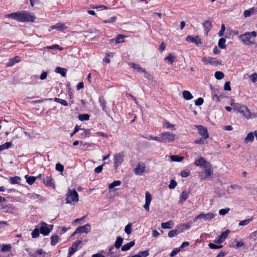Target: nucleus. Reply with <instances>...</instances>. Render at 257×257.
Returning <instances> with one entry per match:
<instances>
[{"instance_id":"obj_40","label":"nucleus","mask_w":257,"mask_h":257,"mask_svg":"<svg viewBox=\"0 0 257 257\" xmlns=\"http://www.w3.org/2000/svg\"><path fill=\"white\" fill-rule=\"evenodd\" d=\"M231 105L233 106V109L234 110L238 112L243 105H241L239 103H231Z\"/></svg>"},{"instance_id":"obj_11","label":"nucleus","mask_w":257,"mask_h":257,"mask_svg":"<svg viewBox=\"0 0 257 257\" xmlns=\"http://www.w3.org/2000/svg\"><path fill=\"white\" fill-rule=\"evenodd\" d=\"M214 216L215 215L212 212H209L206 214L201 213L195 217L194 221L201 219H203L205 221H209L213 219Z\"/></svg>"},{"instance_id":"obj_57","label":"nucleus","mask_w":257,"mask_h":257,"mask_svg":"<svg viewBox=\"0 0 257 257\" xmlns=\"http://www.w3.org/2000/svg\"><path fill=\"white\" fill-rule=\"evenodd\" d=\"M207 138H204L202 137L201 139H200L199 140H195L194 141V143L196 144H200V145L204 144L205 143H206V142H205V140Z\"/></svg>"},{"instance_id":"obj_30","label":"nucleus","mask_w":257,"mask_h":257,"mask_svg":"<svg viewBox=\"0 0 257 257\" xmlns=\"http://www.w3.org/2000/svg\"><path fill=\"white\" fill-rule=\"evenodd\" d=\"M149 252L148 250H144L140 251L137 254L128 257H147L149 255Z\"/></svg>"},{"instance_id":"obj_7","label":"nucleus","mask_w":257,"mask_h":257,"mask_svg":"<svg viewBox=\"0 0 257 257\" xmlns=\"http://www.w3.org/2000/svg\"><path fill=\"white\" fill-rule=\"evenodd\" d=\"M91 230V226L87 223L83 226H78L74 232L72 233V236H74L77 233H88Z\"/></svg>"},{"instance_id":"obj_10","label":"nucleus","mask_w":257,"mask_h":257,"mask_svg":"<svg viewBox=\"0 0 257 257\" xmlns=\"http://www.w3.org/2000/svg\"><path fill=\"white\" fill-rule=\"evenodd\" d=\"M202 61L205 64L208 63L213 66H217L221 63V61L217 60L216 58L210 57H203Z\"/></svg>"},{"instance_id":"obj_16","label":"nucleus","mask_w":257,"mask_h":257,"mask_svg":"<svg viewBox=\"0 0 257 257\" xmlns=\"http://www.w3.org/2000/svg\"><path fill=\"white\" fill-rule=\"evenodd\" d=\"M152 201V195L149 192H146L145 194V204L144 205L145 209L149 211L150 209V205Z\"/></svg>"},{"instance_id":"obj_59","label":"nucleus","mask_w":257,"mask_h":257,"mask_svg":"<svg viewBox=\"0 0 257 257\" xmlns=\"http://www.w3.org/2000/svg\"><path fill=\"white\" fill-rule=\"evenodd\" d=\"M225 30V27L224 24H222L221 27V29L218 34L219 37H222L223 36Z\"/></svg>"},{"instance_id":"obj_54","label":"nucleus","mask_w":257,"mask_h":257,"mask_svg":"<svg viewBox=\"0 0 257 257\" xmlns=\"http://www.w3.org/2000/svg\"><path fill=\"white\" fill-rule=\"evenodd\" d=\"M165 60L168 61L171 64H173L174 60V56H173L171 54H170L167 56Z\"/></svg>"},{"instance_id":"obj_26","label":"nucleus","mask_w":257,"mask_h":257,"mask_svg":"<svg viewBox=\"0 0 257 257\" xmlns=\"http://www.w3.org/2000/svg\"><path fill=\"white\" fill-rule=\"evenodd\" d=\"M26 182L29 185H32L36 181L37 177L34 176H31L27 175L25 176Z\"/></svg>"},{"instance_id":"obj_60","label":"nucleus","mask_w":257,"mask_h":257,"mask_svg":"<svg viewBox=\"0 0 257 257\" xmlns=\"http://www.w3.org/2000/svg\"><path fill=\"white\" fill-rule=\"evenodd\" d=\"M56 170L58 171L62 172L64 171V167L60 163H58L56 165Z\"/></svg>"},{"instance_id":"obj_64","label":"nucleus","mask_w":257,"mask_h":257,"mask_svg":"<svg viewBox=\"0 0 257 257\" xmlns=\"http://www.w3.org/2000/svg\"><path fill=\"white\" fill-rule=\"evenodd\" d=\"M180 175L182 177H187L190 175V171L189 170L182 171Z\"/></svg>"},{"instance_id":"obj_37","label":"nucleus","mask_w":257,"mask_h":257,"mask_svg":"<svg viewBox=\"0 0 257 257\" xmlns=\"http://www.w3.org/2000/svg\"><path fill=\"white\" fill-rule=\"evenodd\" d=\"M254 9L253 8L245 10L243 13V16L245 18H247L251 16L254 13Z\"/></svg>"},{"instance_id":"obj_33","label":"nucleus","mask_w":257,"mask_h":257,"mask_svg":"<svg viewBox=\"0 0 257 257\" xmlns=\"http://www.w3.org/2000/svg\"><path fill=\"white\" fill-rule=\"evenodd\" d=\"M122 242H123V238L120 236H118L116 238L114 246L116 248H119L121 246V245L122 243Z\"/></svg>"},{"instance_id":"obj_2","label":"nucleus","mask_w":257,"mask_h":257,"mask_svg":"<svg viewBox=\"0 0 257 257\" xmlns=\"http://www.w3.org/2000/svg\"><path fill=\"white\" fill-rule=\"evenodd\" d=\"M66 196V204L75 205L79 200L78 194L74 189H69Z\"/></svg>"},{"instance_id":"obj_19","label":"nucleus","mask_w":257,"mask_h":257,"mask_svg":"<svg viewBox=\"0 0 257 257\" xmlns=\"http://www.w3.org/2000/svg\"><path fill=\"white\" fill-rule=\"evenodd\" d=\"M189 194V192L186 190L182 191L180 195L179 203L182 204L188 199Z\"/></svg>"},{"instance_id":"obj_38","label":"nucleus","mask_w":257,"mask_h":257,"mask_svg":"<svg viewBox=\"0 0 257 257\" xmlns=\"http://www.w3.org/2000/svg\"><path fill=\"white\" fill-rule=\"evenodd\" d=\"M40 229L38 228H35L31 233L32 237L33 238L38 237L40 234Z\"/></svg>"},{"instance_id":"obj_24","label":"nucleus","mask_w":257,"mask_h":257,"mask_svg":"<svg viewBox=\"0 0 257 257\" xmlns=\"http://www.w3.org/2000/svg\"><path fill=\"white\" fill-rule=\"evenodd\" d=\"M174 225V222L173 221H169L166 222H163L161 223V227L163 229H171L173 228Z\"/></svg>"},{"instance_id":"obj_39","label":"nucleus","mask_w":257,"mask_h":257,"mask_svg":"<svg viewBox=\"0 0 257 257\" xmlns=\"http://www.w3.org/2000/svg\"><path fill=\"white\" fill-rule=\"evenodd\" d=\"M27 196L31 200H35L36 198H39L41 197L40 195L34 193H28Z\"/></svg>"},{"instance_id":"obj_46","label":"nucleus","mask_w":257,"mask_h":257,"mask_svg":"<svg viewBox=\"0 0 257 257\" xmlns=\"http://www.w3.org/2000/svg\"><path fill=\"white\" fill-rule=\"evenodd\" d=\"M89 115L88 114H80L78 116V118L81 121L88 120L89 119Z\"/></svg>"},{"instance_id":"obj_17","label":"nucleus","mask_w":257,"mask_h":257,"mask_svg":"<svg viewBox=\"0 0 257 257\" xmlns=\"http://www.w3.org/2000/svg\"><path fill=\"white\" fill-rule=\"evenodd\" d=\"M98 102L99 103L100 106L102 107V110L106 112V114L108 115L109 110V109H108L106 106V101H105L104 98L103 97H99Z\"/></svg>"},{"instance_id":"obj_36","label":"nucleus","mask_w":257,"mask_h":257,"mask_svg":"<svg viewBox=\"0 0 257 257\" xmlns=\"http://www.w3.org/2000/svg\"><path fill=\"white\" fill-rule=\"evenodd\" d=\"M226 40L224 38H221L219 40L218 45L220 49H225Z\"/></svg>"},{"instance_id":"obj_21","label":"nucleus","mask_w":257,"mask_h":257,"mask_svg":"<svg viewBox=\"0 0 257 257\" xmlns=\"http://www.w3.org/2000/svg\"><path fill=\"white\" fill-rule=\"evenodd\" d=\"M21 180V177L19 176L10 177L9 178V182L11 184H20Z\"/></svg>"},{"instance_id":"obj_61","label":"nucleus","mask_w":257,"mask_h":257,"mask_svg":"<svg viewBox=\"0 0 257 257\" xmlns=\"http://www.w3.org/2000/svg\"><path fill=\"white\" fill-rule=\"evenodd\" d=\"M177 182L174 180H172L170 182V183L169 185V188L171 189H174L177 186Z\"/></svg>"},{"instance_id":"obj_27","label":"nucleus","mask_w":257,"mask_h":257,"mask_svg":"<svg viewBox=\"0 0 257 257\" xmlns=\"http://www.w3.org/2000/svg\"><path fill=\"white\" fill-rule=\"evenodd\" d=\"M254 140V134L252 132L249 133L244 139L245 143L252 142Z\"/></svg>"},{"instance_id":"obj_6","label":"nucleus","mask_w":257,"mask_h":257,"mask_svg":"<svg viewBox=\"0 0 257 257\" xmlns=\"http://www.w3.org/2000/svg\"><path fill=\"white\" fill-rule=\"evenodd\" d=\"M129 65L138 72L143 74L144 77L150 79V75L146 71L145 69L141 67L139 64L131 63L129 64Z\"/></svg>"},{"instance_id":"obj_5","label":"nucleus","mask_w":257,"mask_h":257,"mask_svg":"<svg viewBox=\"0 0 257 257\" xmlns=\"http://www.w3.org/2000/svg\"><path fill=\"white\" fill-rule=\"evenodd\" d=\"M160 136L162 137L164 143H172L174 142L176 137L175 134L168 132L162 133Z\"/></svg>"},{"instance_id":"obj_4","label":"nucleus","mask_w":257,"mask_h":257,"mask_svg":"<svg viewBox=\"0 0 257 257\" xmlns=\"http://www.w3.org/2000/svg\"><path fill=\"white\" fill-rule=\"evenodd\" d=\"M40 233L43 235H47L52 230L53 225H48L46 223L42 222L39 224Z\"/></svg>"},{"instance_id":"obj_29","label":"nucleus","mask_w":257,"mask_h":257,"mask_svg":"<svg viewBox=\"0 0 257 257\" xmlns=\"http://www.w3.org/2000/svg\"><path fill=\"white\" fill-rule=\"evenodd\" d=\"M203 25L204 27V29L206 31L207 33L212 28L211 22L209 20H207V21H205Z\"/></svg>"},{"instance_id":"obj_45","label":"nucleus","mask_w":257,"mask_h":257,"mask_svg":"<svg viewBox=\"0 0 257 257\" xmlns=\"http://www.w3.org/2000/svg\"><path fill=\"white\" fill-rule=\"evenodd\" d=\"M12 248V246L11 244H3V246L1 248V251L2 252H7L10 251Z\"/></svg>"},{"instance_id":"obj_44","label":"nucleus","mask_w":257,"mask_h":257,"mask_svg":"<svg viewBox=\"0 0 257 257\" xmlns=\"http://www.w3.org/2000/svg\"><path fill=\"white\" fill-rule=\"evenodd\" d=\"M253 219L252 218L241 220L239 223V225L240 226H245L248 224L252 221Z\"/></svg>"},{"instance_id":"obj_13","label":"nucleus","mask_w":257,"mask_h":257,"mask_svg":"<svg viewBox=\"0 0 257 257\" xmlns=\"http://www.w3.org/2000/svg\"><path fill=\"white\" fill-rule=\"evenodd\" d=\"M124 154L123 153H119L114 156V167L116 169L123 161Z\"/></svg>"},{"instance_id":"obj_52","label":"nucleus","mask_w":257,"mask_h":257,"mask_svg":"<svg viewBox=\"0 0 257 257\" xmlns=\"http://www.w3.org/2000/svg\"><path fill=\"white\" fill-rule=\"evenodd\" d=\"M179 232L177 229H173L170 231L168 233V236L173 237L179 234Z\"/></svg>"},{"instance_id":"obj_35","label":"nucleus","mask_w":257,"mask_h":257,"mask_svg":"<svg viewBox=\"0 0 257 257\" xmlns=\"http://www.w3.org/2000/svg\"><path fill=\"white\" fill-rule=\"evenodd\" d=\"M205 170L204 171L205 175H206V177L207 178H209L213 173V171L212 170V165L210 167L205 168Z\"/></svg>"},{"instance_id":"obj_62","label":"nucleus","mask_w":257,"mask_h":257,"mask_svg":"<svg viewBox=\"0 0 257 257\" xmlns=\"http://www.w3.org/2000/svg\"><path fill=\"white\" fill-rule=\"evenodd\" d=\"M229 210V208L221 209L219 210V214L220 215H224L228 213Z\"/></svg>"},{"instance_id":"obj_18","label":"nucleus","mask_w":257,"mask_h":257,"mask_svg":"<svg viewBox=\"0 0 257 257\" xmlns=\"http://www.w3.org/2000/svg\"><path fill=\"white\" fill-rule=\"evenodd\" d=\"M186 40L195 43L197 46H199L202 44L201 40L198 36L193 37L191 36H188L186 37Z\"/></svg>"},{"instance_id":"obj_53","label":"nucleus","mask_w":257,"mask_h":257,"mask_svg":"<svg viewBox=\"0 0 257 257\" xmlns=\"http://www.w3.org/2000/svg\"><path fill=\"white\" fill-rule=\"evenodd\" d=\"M124 38V36L122 35H119L117 36L115 40V41L116 44L120 43L123 42V40Z\"/></svg>"},{"instance_id":"obj_47","label":"nucleus","mask_w":257,"mask_h":257,"mask_svg":"<svg viewBox=\"0 0 257 257\" xmlns=\"http://www.w3.org/2000/svg\"><path fill=\"white\" fill-rule=\"evenodd\" d=\"M164 127L168 129H170L171 130H175V128L174 127V125L171 124L169 122L166 121L163 125Z\"/></svg>"},{"instance_id":"obj_15","label":"nucleus","mask_w":257,"mask_h":257,"mask_svg":"<svg viewBox=\"0 0 257 257\" xmlns=\"http://www.w3.org/2000/svg\"><path fill=\"white\" fill-rule=\"evenodd\" d=\"M196 127L197 128L198 133L200 136L204 138H208L209 135L206 127L201 125H196Z\"/></svg>"},{"instance_id":"obj_28","label":"nucleus","mask_w":257,"mask_h":257,"mask_svg":"<svg viewBox=\"0 0 257 257\" xmlns=\"http://www.w3.org/2000/svg\"><path fill=\"white\" fill-rule=\"evenodd\" d=\"M55 72L57 73H60L62 76H65L67 70L65 68L60 67H57L55 68Z\"/></svg>"},{"instance_id":"obj_8","label":"nucleus","mask_w":257,"mask_h":257,"mask_svg":"<svg viewBox=\"0 0 257 257\" xmlns=\"http://www.w3.org/2000/svg\"><path fill=\"white\" fill-rule=\"evenodd\" d=\"M194 164L196 166L203 168L210 167L211 166V163L206 161L205 159L202 157H199L198 159L196 160Z\"/></svg>"},{"instance_id":"obj_63","label":"nucleus","mask_w":257,"mask_h":257,"mask_svg":"<svg viewBox=\"0 0 257 257\" xmlns=\"http://www.w3.org/2000/svg\"><path fill=\"white\" fill-rule=\"evenodd\" d=\"M180 251V248H176L173 249L172 252L170 253V255L171 257L174 256L177 253H178Z\"/></svg>"},{"instance_id":"obj_42","label":"nucleus","mask_w":257,"mask_h":257,"mask_svg":"<svg viewBox=\"0 0 257 257\" xmlns=\"http://www.w3.org/2000/svg\"><path fill=\"white\" fill-rule=\"evenodd\" d=\"M121 184V181L119 180L114 181L112 183L109 184V189H113L114 187L118 186Z\"/></svg>"},{"instance_id":"obj_32","label":"nucleus","mask_w":257,"mask_h":257,"mask_svg":"<svg viewBox=\"0 0 257 257\" xmlns=\"http://www.w3.org/2000/svg\"><path fill=\"white\" fill-rule=\"evenodd\" d=\"M59 237L57 235H53L51 237V244L55 245L59 241Z\"/></svg>"},{"instance_id":"obj_31","label":"nucleus","mask_w":257,"mask_h":257,"mask_svg":"<svg viewBox=\"0 0 257 257\" xmlns=\"http://www.w3.org/2000/svg\"><path fill=\"white\" fill-rule=\"evenodd\" d=\"M184 98L186 100H190L193 98V96L191 93L187 90H184L182 93Z\"/></svg>"},{"instance_id":"obj_34","label":"nucleus","mask_w":257,"mask_h":257,"mask_svg":"<svg viewBox=\"0 0 257 257\" xmlns=\"http://www.w3.org/2000/svg\"><path fill=\"white\" fill-rule=\"evenodd\" d=\"M170 159L172 161L179 162H181L184 159V157L177 155H172L170 157Z\"/></svg>"},{"instance_id":"obj_41","label":"nucleus","mask_w":257,"mask_h":257,"mask_svg":"<svg viewBox=\"0 0 257 257\" xmlns=\"http://www.w3.org/2000/svg\"><path fill=\"white\" fill-rule=\"evenodd\" d=\"M231 105L233 106V109L234 110L238 112L243 105H241L239 103H231Z\"/></svg>"},{"instance_id":"obj_55","label":"nucleus","mask_w":257,"mask_h":257,"mask_svg":"<svg viewBox=\"0 0 257 257\" xmlns=\"http://www.w3.org/2000/svg\"><path fill=\"white\" fill-rule=\"evenodd\" d=\"M105 163H103L101 165L99 166L94 169V172L96 174H99L101 172L103 169V166L104 165Z\"/></svg>"},{"instance_id":"obj_56","label":"nucleus","mask_w":257,"mask_h":257,"mask_svg":"<svg viewBox=\"0 0 257 257\" xmlns=\"http://www.w3.org/2000/svg\"><path fill=\"white\" fill-rule=\"evenodd\" d=\"M46 49H59L60 50H62V48L60 47L58 45L55 44L51 46H47L45 47Z\"/></svg>"},{"instance_id":"obj_22","label":"nucleus","mask_w":257,"mask_h":257,"mask_svg":"<svg viewBox=\"0 0 257 257\" xmlns=\"http://www.w3.org/2000/svg\"><path fill=\"white\" fill-rule=\"evenodd\" d=\"M43 182L48 186H54L53 180L50 176H46V177L44 178Z\"/></svg>"},{"instance_id":"obj_43","label":"nucleus","mask_w":257,"mask_h":257,"mask_svg":"<svg viewBox=\"0 0 257 257\" xmlns=\"http://www.w3.org/2000/svg\"><path fill=\"white\" fill-rule=\"evenodd\" d=\"M12 145L11 142H7L2 145H0V151L9 148Z\"/></svg>"},{"instance_id":"obj_51","label":"nucleus","mask_w":257,"mask_h":257,"mask_svg":"<svg viewBox=\"0 0 257 257\" xmlns=\"http://www.w3.org/2000/svg\"><path fill=\"white\" fill-rule=\"evenodd\" d=\"M230 233V230H226L221 233V235H219L220 238H222L224 241L227 237L228 234Z\"/></svg>"},{"instance_id":"obj_1","label":"nucleus","mask_w":257,"mask_h":257,"mask_svg":"<svg viewBox=\"0 0 257 257\" xmlns=\"http://www.w3.org/2000/svg\"><path fill=\"white\" fill-rule=\"evenodd\" d=\"M6 18H12L13 19L16 20L19 22H31L35 21L36 18L32 14H29L26 11L18 12L16 13H12L6 15Z\"/></svg>"},{"instance_id":"obj_14","label":"nucleus","mask_w":257,"mask_h":257,"mask_svg":"<svg viewBox=\"0 0 257 257\" xmlns=\"http://www.w3.org/2000/svg\"><path fill=\"white\" fill-rule=\"evenodd\" d=\"M82 243V241L78 240L75 241L72 245L69 247L68 255L67 257H71L78 249V246Z\"/></svg>"},{"instance_id":"obj_58","label":"nucleus","mask_w":257,"mask_h":257,"mask_svg":"<svg viewBox=\"0 0 257 257\" xmlns=\"http://www.w3.org/2000/svg\"><path fill=\"white\" fill-rule=\"evenodd\" d=\"M203 102V99L201 97H199L195 101V104L197 106H199L202 105Z\"/></svg>"},{"instance_id":"obj_20","label":"nucleus","mask_w":257,"mask_h":257,"mask_svg":"<svg viewBox=\"0 0 257 257\" xmlns=\"http://www.w3.org/2000/svg\"><path fill=\"white\" fill-rule=\"evenodd\" d=\"M52 29H56L59 31H62L65 30L67 29V26L63 23H58L51 26V27Z\"/></svg>"},{"instance_id":"obj_25","label":"nucleus","mask_w":257,"mask_h":257,"mask_svg":"<svg viewBox=\"0 0 257 257\" xmlns=\"http://www.w3.org/2000/svg\"><path fill=\"white\" fill-rule=\"evenodd\" d=\"M134 245H135V241H130V242H128V243H127L126 244H124L121 247V250L123 251H127V250H129Z\"/></svg>"},{"instance_id":"obj_9","label":"nucleus","mask_w":257,"mask_h":257,"mask_svg":"<svg viewBox=\"0 0 257 257\" xmlns=\"http://www.w3.org/2000/svg\"><path fill=\"white\" fill-rule=\"evenodd\" d=\"M134 171L136 175H142L146 172V164L143 162H139Z\"/></svg>"},{"instance_id":"obj_12","label":"nucleus","mask_w":257,"mask_h":257,"mask_svg":"<svg viewBox=\"0 0 257 257\" xmlns=\"http://www.w3.org/2000/svg\"><path fill=\"white\" fill-rule=\"evenodd\" d=\"M239 113L242 114V115L247 119H249L252 117H254V114H252L247 107L245 105H242V107L240 109Z\"/></svg>"},{"instance_id":"obj_48","label":"nucleus","mask_w":257,"mask_h":257,"mask_svg":"<svg viewBox=\"0 0 257 257\" xmlns=\"http://www.w3.org/2000/svg\"><path fill=\"white\" fill-rule=\"evenodd\" d=\"M54 100L58 103H59L61 104H62L64 106H67L68 105V103L65 100H63V99H61L60 98H54Z\"/></svg>"},{"instance_id":"obj_49","label":"nucleus","mask_w":257,"mask_h":257,"mask_svg":"<svg viewBox=\"0 0 257 257\" xmlns=\"http://www.w3.org/2000/svg\"><path fill=\"white\" fill-rule=\"evenodd\" d=\"M216 79L220 80L224 77V74L221 71H216L214 74Z\"/></svg>"},{"instance_id":"obj_3","label":"nucleus","mask_w":257,"mask_h":257,"mask_svg":"<svg viewBox=\"0 0 257 257\" xmlns=\"http://www.w3.org/2000/svg\"><path fill=\"white\" fill-rule=\"evenodd\" d=\"M256 36V33L254 31L246 32L239 36L242 42L246 45H250L253 43V38Z\"/></svg>"},{"instance_id":"obj_23","label":"nucleus","mask_w":257,"mask_h":257,"mask_svg":"<svg viewBox=\"0 0 257 257\" xmlns=\"http://www.w3.org/2000/svg\"><path fill=\"white\" fill-rule=\"evenodd\" d=\"M21 60L20 57L19 56H16L14 58L11 59L8 63L7 64V66L10 67L12 66L16 63L20 62Z\"/></svg>"},{"instance_id":"obj_50","label":"nucleus","mask_w":257,"mask_h":257,"mask_svg":"<svg viewBox=\"0 0 257 257\" xmlns=\"http://www.w3.org/2000/svg\"><path fill=\"white\" fill-rule=\"evenodd\" d=\"M132 224L128 223L124 228V231L127 234H130L132 233Z\"/></svg>"}]
</instances>
